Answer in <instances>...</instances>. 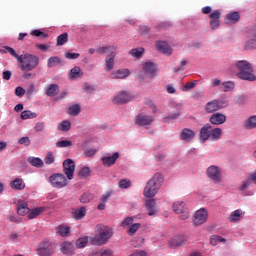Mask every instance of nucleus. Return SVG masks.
<instances>
[{"mask_svg": "<svg viewBox=\"0 0 256 256\" xmlns=\"http://www.w3.org/2000/svg\"><path fill=\"white\" fill-rule=\"evenodd\" d=\"M4 49L20 64L21 71H33L39 65V57L31 54L19 55L12 47L5 46Z\"/></svg>", "mask_w": 256, "mask_h": 256, "instance_id": "f257e3e1", "label": "nucleus"}, {"mask_svg": "<svg viewBox=\"0 0 256 256\" xmlns=\"http://www.w3.org/2000/svg\"><path fill=\"white\" fill-rule=\"evenodd\" d=\"M96 233L98 234L90 237L91 245H98L101 247V245H105L107 241L113 237V229L108 226H104L103 224H98L96 226Z\"/></svg>", "mask_w": 256, "mask_h": 256, "instance_id": "f03ea898", "label": "nucleus"}, {"mask_svg": "<svg viewBox=\"0 0 256 256\" xmlns=\"http://www.w3.org/2000/svg\"><path fill=\"white\" fill-rule=\"evenodd\" d=\"M163 181H165V179L161 173L154 174L153 177L146 183L144 188V197H147L148 199L155 197L159 189H161Z\"/></svg>", "mask_w": 256, "mask_h": 256, "instance_id": "7ed1b4c3", "label": "nucleus"}, {"mask_svg": "<svg viewBox=\"0 0 256 256\" xmlns=\"http://www.w3.org/2000/svg\"><path fill=\"white\" fill-rule=\"evenodd\" d=\"M237 76L244 81H256V76L253 74V66L246 60L236 62Z\"/></svg>", "mask_w": 256, "mask_h": 256, "instance_id": "20e7f679", "label": "nucleus"}, {"mask_svg": "<svg viewBox=\"0 0 256 256\" xmlns=\"http://www.w3.org/2000/svg\"><path fill=\"white\" fill-rule=\"evenodd\" d=\"M49 183L54 189H63L67 187V177L62 173H55L49 177Z\"/></svg>", "mask_w": 256, "mask_h": 256, "instance_id": "39448f33", "label": "nucleus"}, {"mask_svg": "<svg viewBox=\"0 0 256 256\" xmlns=\"http://www.w3.org/2000/svg\"><path fill=\"white\" fill-rule=\"evenodd\" d=\"M173 211L177 215H180V219H182V221L189 219V209L185 206V202L176 201L173 204Z\"/></svg>", "mask_w": 256, "mask_h": 256, "instance_id": "423d86ee", "label": "nucleus"}, {"mask_svg": "<svg viewBox=\"0 0 256 256\" xmlns=\"http://www.w3.org/2000/svg\"><path fill=\"white\" fill-rule=\"evenodd\" d=\"M55 251V246L49 241H45L39 244L37 248V254L39 256H52Z\"/></svg>", "mask_w": 256, "mask_h": 256, "instance_id": "0eeeda50", "label": "nucleus"}, {"mask_svg": "<svg viewBox=\"0 0 256 256\" xmlns=\"http://www.w3.org/2000/svg\"><path fill=\"white\" fill-rule=\"evenodd\" d=\"M228 103L225 100H212L207 102L205 106V111L207 113H215V111H219V109H223L227 107Z\"/></svg>", "mask_w": 256, "mask_h": 256, "instance_id": "6e6552de", "label": "nucleus"}, {"mask_svg": "<svg viewBox=\"0 0 256 256\" xmlns=\"http://www.w3.org/2000/svg\"><path fill=\"white\" fill-rule=\"evenodd\" d=\"M63 172L69 181L73 179V175H75V162L72 159H66L63 162Z\"/></svg>", "mask_w": 256, "mask_h": 256, "instance_id": "1a4fd4ad", "label": "nucleus"}, {"mask_svg": "<svg viewBox=\"0 0 256 256\" xmlns=\"http://www.w3.org/2000/svg\"><path fill=\"white\" fill-rule=\"evenodd\" d=\"M129 101H131V94L127 91L118 92L112 100L114 105H124L125 103H129Z\"/></svg>", "mask_w": 256, "mask_h": 256, "instance_id": "9d476101", "label": "nucleus"}, {"mask_svg": "<svg viewBox=\"0 0 256 256\" xmlns=\"http://www.w3.org/2000/svg\"><path fill=\"white\" fill-rule=\"evenodd\" d=\"M142 69L148 79H153L157 75V65L151 61H147L143 64Z\"/></svg>", "mask_w": 256, "mask_h": 256, "instance_id": "9b49d317", "label": "nucleus"}, {"mask_svg": "<svg viewBox=\"0 0 256 256\" xmlns=\"http://www.w3.org/2000/svg\"><path fill=\"white\" fill-rule=\"evenodd\" d=\"M206 173L213 183H221V171L219 170V167L210 166L208 167Z\"/></svg>", "mask_w": 256, "mask_h": 256, "instance_id": "f8f14e48", "label": "nucleus"}, {"mask_svg": "<svg viewBox=\"0 0 256 256\" xmlns=\"http://www.w3.org/2000/svg\"><path fill=\"white\" fill-rule=\"evenodd\" d=\"M153 123V117L145 114H138L135 119V124L139 127H145Z\"/></svg>", "mask_w": 256, "mask_h": 256, "instance_id": "ddd939ff", "label": "nucleus"}, {"mask_svg": "<svg viewBox=\"0 0 256 256\" xmlns=\"http://www.w3.org/2000/svg\"><path fill=\"white\" fill-rule=\"evenodd\" d=\"M86 215L87 208L85 206H81L79 208H72L71 210L72 219H75L76 221H81V219H84Z\"/></svg>", "mask_w": 256, "mask_h": 256, "instance_id": "4468645a", "label": "nucleus"}, {"mask_svg": "<svg viewBox=\"0 0 256 256\" xmlns=\"http://www.w3.org/2000/svg\"><path fill=\"white\" fill-rule=\"evenodd\" d=\"M207 221V210L205 209H200L196 211L193 224L196 226L203 225Z\"/></svg>", "mask_w": 256, "mask_h": 256, "instance_id": "2eb2a0df", "label": "nucleus"}, {"mask_svg": "<svg viewBox=\"0 0 256 256\" xmlns=\"http://www.w3.org/2000/svg\"><path fill=\"white\" fill-rule=\"evenodd\" d=\"M16 209L18 215H20L21 217H25V215H28V213L31 211L27 202H25L24 200H18L16 204Z\"/></svg>", "mask_w": 256, "mask_h": 256, "instance_id": "dca6fc26", "label": "nucleus"}, {"mask_svg": "<svg viewBox=\"0 0 256 256\" xmlns=\"http://www.w3.org/2000/svg\"><path fill=\"white\" fill-rule=\"evenodd\" d=\"M211 131H213V128L211 127V124H206L200 129V139L201 141H211Z\"/></svg>", "mask_w": 256, "mask_h": 256, "instance_id": "f3484780", "label": "nucleus"}, {"mask_svg": "<svg viewBox=\"0 0 256 256\" xmlns=\"http://www.w3.org/2000/svg\"><path fill=\"white\" fill-rule=\"evenodd\" d=\"M225 121H227V116L219 112L212 114L209 119L212 125H223Z\"/></svg>", "mask_w": 256, "mask_h": 256, "instance_id": "a211bd4d", "label": "nucleus"}, {"mask_svg": "<svg viewBox=\"0 0 256 256\" xmlns=\"http://www.w3.org/2000/svg\"><path fill=\"white\" fill-rule=\"evenodd\" d=\"M130 73L129 69H119L110 73V79H127Z\"/></svg>", "mask_w": 256, "mask_h": 256, "instance_id": "6ab92c4d", "label": "nucleus"}, {"mask_svg": "<svg viewBox=\"0 0 256 256\" xmlns=\"http://www.w3.org/2000/svg\"><path fill=\"white\" fill-rule=\"evenodd\" d=\"M117 159H119V152H115L112 156L102 157V164L104 167H111L117 163Z\"/></svg>", "mask_w": 256, "mask_h": 256, "instance_id": "aec40b11", "label": "nucleus"}, {"mask_svg": "<svg viewBox=\"0 0 256 256\" xmlns=\"http://www.w3.org/2000/svg\"><path fill=\"white\" fill-rule=\"evenodd\" d=\"M180 139L187 143H189V141H193V139H195V131L189 128H184L180 134Z\"/></svg>", "mask_w": 256, "mask_h": 256, "instance_id": "412c9836", "label": "nucleus"}, {"mask_svg": "<svg viewBox=\"0 0 256 256\" xmlns=\"http://www.w3.org/2000/svg\"><path fill=\"white\" fill-rule=\"evenodd\" d=\"M10 187L14 191H23L25 189V182L21 178H16L10 182Z\"/></svg>", "mask_w": 256, "mask_h": 256, "instance_id": "4be33fe9", "label": "nucleus"}, {"mask_svg": "<svg viewBox=\"0 0 256 256\" xmlns=\"http://www.w3.org/2000/svg\"><path fill=\"white\" fill-rule=\"evenodd\" d=\"M156 207H157V202L155 201V199L146 200V209L150 217H152V215H155L157 213Z\"/></svg>", "mask_w": 256, "mask_h": 256, "instance_id": "5701e85b", "label": "nucleus"}, {"mask_svg": "<svg viewBox=\"0 0 256 256\" xmlns=\"http://www.w3.org/2000/svg\"><path fill=\"white\" fill-rule=\"evenodd\" d=\"M240 19L241 14H239V12H232L226 15L225 23H231L232 25H235V23H239Z\"/></svg>", "mask_w": 256, "mask_h": 256, "instance_id": "b1692460", "label": "nucleus"}, {"mask_svg": "<svg viewBox=\"0 0 256 256\" xmlns=\"http://www.w3.org/2000/svg\"><path fill=\"white\" fill-rule=\"evenodd\" d=\"M157 49L158 51H160V53H163L164 55H171L173 53V50H171L167 42L159 41L157 43Z\"/></svg>", "mask_w": 256, "mask_h": 256, "instance_id": "393cba45", "label": "nucleus"}, {"mask_svg": "<svg viewBox=\"0 0 256 256\" xmlns=\"http://www.w3.org/2000/svg\"><path fill=\"white\" fill-rule=\"evenodd\" d=\"M244 215H245V212H243L242 210H235V211L231 212V214L229 216V222L235 223L237 221H241V219H243Z\"/></svg>", "mask_w": 256, "mask_h": 256, "instance_id": "a878e982", "label": "nucleus"}, {"mask_svg": "<svg viewBox=\"0 0 256 256\" xmlns=\"http://www.w3.org/2000/svg\"><path fill=\"white\" fill-rule=\"evenodd\" d=\"M61 251L64 253V255H71L73 251H75V246H73V243L71 242H63L60 245Z\"/></svg>", "mask_w": 256, "mask_h": 256, "instance_id": "bb28decb", "label": "nucleus"}, {"mask_svg": "<svg viewBox=\"0 0 256 256\" xmlns=\"http://www.w3.org/2000/svg\"><path fill=\"white\" fill-rule=\"evenodd\" d=\"M57 65H63V60H61L58 56H52L47 60V67L52 69V67H57Z\"/></svg>", "mask_w": 256, "mask_h": 256, "instance_id": "cd10ccee", "label": "nucleus"}, {"mask_svg": "<svg viewBox=\"0 0 256 256\" xmlns=\"http://www.w3.org/2000/svg\"><path fill=\"white\" fill-rule=\"evenodd\" d=\"M185 243V236H177L176 238L172 239L169 242V246L172 249H175V247H181Z\"/></svg>", "mask_w": 256, "mask_h": 256, "instance_id": "c85d7f7f", "label": "nucleus"}, {"mask_svg": "<svg viewBox=\"0 0 256 256\" xmlns=\"http://www.w3.org/2000/svg\"><path fill=\"white\" fill-rule=\"evenodd\" d=\"M83 75V70H81V67L75 66L73 67L69 72L70 79H79Z\"/></svg>", "mask_w": 256, "mask_h": 256, "instance_id": "c756f323", "label": "nucleus"}, {"mask_svg": "<svg viewBox=\"0 0 256 256\" xmlns=\"http://www.w3.org/2000/svg\"><path fill=\"white\" fill-rule=\"evenodd\" d=\"M59 94V85L50 84L46 90V95L48 97H55V95Z\"/></svg>", "mask_w": 256, "mask_h": 256, "instance_id": "7c9ffc66", "label": "nucleus"}, {"mask_svg": "<svg viewBox=\"0 0 256 256\" xmlns=\"http://www.w3.org/2000/svg\"><path fill=\"white\" fill-rule=\"evenodd\" d=\"M115 55L116 53H112V55H108L106 57L105 63H106V71H111L113 67H115Z\"/></svg>", "mask_w": 256, "mask_h": 256, "instance_id": "2f4dec72", "label": "nucleus"}, {"mask_svg": "<svg viewBox=\"0 0 256 256\" xmlns=\"http://www.w3.org/2000/svg\"><path fill=\"white\" fill-rule=\"evenodd\" d=\"M81 113V106L79 104H74L68 108L67 114L72 117H77Z\"/></svg>", "mask_w": 256, "mask_h": 256, "instance_id": "473e14b6", "label": "nucleus"}, {"mask_svg": "<svg viewBox=\"0 0 256 256\" xmlns=\"http://www.w3.org/2000/svg\"><path fill=\"white\" fill-rule=\"evenodd\" d=\"M28 163H30L32 165V167H36L38 169H40L44 165L43 160L41 158H37V157H29Z\"/></svg>", "mask_w": 256, "mask_h": 256, "instance_id": "72a5a7b5", "label": "nucleus"}, {"mask_svg": "<svg viewBox=\"0 0 256 256\" xmlns=\"http://www.w3.org/2000/svg\"><path fill=\"white\" fill-rule=\"evenodd\" d=\"M222 133H223V130H221V128H212L210 141H218V139L221 138Z\"/></svg>", "mask_w": 256, "mask_h": 256, "instance_id": "f704fd0d", "label": "nucleus"}, {"mask_svg": "<svg viewBox=\"0 0 256 256\" xmlns=\"http://www.w3.org/2000/svg\"><path fill=\"white\" fill-rule=\"evenodd\" d=\"M139 229H141V224L134 223L131 226H129V228L127 229V235H129L130 237H133V235H135L137 231H139Z\"/></svg>", "mask_w": 256, "mask_h": 256, "instance_id": "c9c22d12", "label": "nucleus"}, {"mask_svg": "<svg viewBox=\"0 0 256 256\" xmlns=\"http://www.w3.org/2000/svg\"><path fill=\"white\" fill-rule=\"evenodd\" d=\"M44 209L43 208H34L29 211L28 213V219H35L36 217H39L43 213Z\"/></svg>", "mask_w": 256, "mask_h": 256, "instance_id": "e433bc0d", "label": "nucleus"}, {"mask_svg": "<svg viewBox=\"0 0 256 256\" xmlns=\"http://www.w3.org/2000/svg\"><path fill=\"white\" fill-rule=\"evenodd\" d=\"M97 53L103 54V53H110V55H113L115 53V46H104L97 48Z\"/></svg>", "mask_w": 256, "mask_h": 256, "instance_id": "4c0bfd02", "label": "nucleus"}, {"mask_svg": "<svg viewBox=\"0 0 256 256\" xmlns=\"http://www.w3.org/2000/svg\"><path fill=\"white\" fill-rule=\"evenodd\" d=\"M69 233H71V228H69V226L58 227V235H60V237H68Z\"/></svg>", "mask_w": 256, "mask_h": 256, "instance_id": "58836bf2", "label": "nucleus"}, {"mask_svg": "<svg viewBox=\"0 0 256 256\" xmlns=\"http://www.w3.org/2000/svg\"><path fill=\"white\" fill-rule=\"evenodd\" d=\"M67 41H69L68 33H63V34L59 35L56 40L58 46L65 45L67 43Z\"/></svg>", "mask_w": 256, "mask_h": 256, "instance_id": "ea45409f", "label": "nucleus"}, {"mask_svg": "<svg viewBox=\"0 0 256 256\" xmlns=\"http://www.w3.org/2000/svg\"><path fill=\"white\" fill-rule=\"evenodd\" d=\"M133 221H135V217H133V216L126 217L122 221L121 227H123V229H129V227H131V225H133Z\"/></svg>", "mask_w": 256, "mask_h": 256, "instance_id": "a19ab883", "label": "nucleus"}, {"mask_svg": "<svg viewBox=\"0 0 256 256\" xmlns=\"http://www.w3.org/2000/svg\"><path fill=\"white\" fill-rule=\"evenodd\" d=\"M92 199H95V195L87 192L81 195L80 203H89Z\"/></svg>", "mask_w": 256, "mask_h": 256, "instance_id": "79ce46f5", "label": "nucleus"}, {"mask_svg": "<svg viewBox=\"0 0 256 256\" xmlns=\"http://www.w3.org/2000/svg\"><path fill=\"white\" fill-rule=\"evenodd\" d=\"M37 117V114L35 112H31L30 110H24L21 112V119H35Z\"/></svg>", "mask_w": 256, "mask_h": 256, "instance_id": "37998d69", "label": "nucleus"}, {"mask_svg": "<svg viewBox=\"0 0 256 256\" xmlns=\"http://www.w3.org/2000/svg\"><path fill=\"white\" fill-rule=\"evenodd\" d=\"M235 88V83L228 81V82H224L222 83L220 89L221 91L227 92V91H232V89Z\"/></svg>", "mask_w": 256, "mask_h": 256, "instance_id": "c03bdc74", "label": "nucleus"}, {"mask_svg": "<svg viewBox=\"0 0 256 256\" xmlns=\"http://www.w3.org/2000/svg\"><path fill=\"white\" fill-rule=\"evenodd\" d=\"M59 131H69L71 129V122L68 120H63L59 125H58Z\"/></svg>", "mask_w": 256, "mask_h": 256, "instance_id": "a18cd8bd", "label": "nucleus"}, {"mask_svg": "<svg viewBox=\"0 0 256 256\" xmlns=\"http://www.w3.org/2000/svg\"><path fill=\"white\" fill-rule=\"evenodd\" d=\"M246 129H255L256 127V116H251L245 123Z\"/></svg>", "mask_w": 256, "mask_h": 256, "instance_id": "49530a36", "label": "nucleus"}, {"mask_svg": "<svg viewBox=\"0 0 256 256\" xmlns=\"http://www.w3.org/2000/svg\"><path fill=\"white\" fill-rule=\"evenodd\" d=\"M118 187L120 189H129V187H131V180L121 179L118 183Z\"/></svg>", "mask_w": 256, "mask_h": 256, "instance_id": "de8ad7c7", "label": "nucleus"}, {"mask_svg": "<svg viewBox=\"0 0 256 256\" xmlns=\"http://www.w3.org/2000/svg\"><path fill=\"white\" fill-rule=\"evenodd\" d=\"M87 243H89V238L88 237L79 238L76 241V246L78 247V249H83V247H85L87 245Z\"/></svg>", "mask_w": 256, "mask_h": 256, "instance_id": "09e8293b", "label": "nucleus"}, {"mask_svg": "<svg viewBox=\"0 0 256 256\" xmlns=\"http://www.w3.org/2000/svg\"><path fill=\"white\" fill-rule=\"evenodd\" d=\"M44 163L46 165H53L55 163V156H53V152H48L46 157L44 158Z\"/></svg>", "mask_w": 256, "mask_h": 256, "instance_id": "8fccbe9b", "label": "nucleus"}, {"mask_svg": "<svg viewBox=\"0 0 256 256\" xmlns=\"http://www.w3.org/2000/svg\"><path fill=\"white\" fill-rule=\"evenodd\" d=\"M89 173H91L89 167H84L78 172V177H80V179H85V177H89Z\"/></svg>", "mask_w": 256, "mask_h": 256, "instance_id": "3c124183", "label": "nucleus"}, {"mask_svg": "<svg viewBox=\"0 0 256 256\" xmlns=\"http://www.w3.org/2000/svg\"><path fill=\"white\" fill-rule=\"evenodd\" d=\"M30 35H33L34 37H42V39H47L49 37V35H47L39 29L32 30Z\"/></svg>", "mask_w": 256, "mask_h": 256, "instance_id": "603ef678", "label": "nucleus"}, {"mask_svg": "<svg viewBox=\"0 0 256 256\" xmlns=\"http://www.w3.org/2000/svg\"><path fill=\"white\" fill-rule=\"evenodd\" d=\"M143 51V48H141L140 50L134 48L130 51V55H132V57H135L136 59H140L141 55H143Z\"/></svg>", "mask_w": 256, "mask_h": 256, "instance_id": "864d4df0", "label": "nucleus"}, {"mask_svg": "<svg viewBox=\"0 0 256 256\" xmlns=\"http://www.w3.org/2000/svg\"><path fill=\"white\" fill-rule=\"evenodd\" d=\"M73 143L69 140H61L56 143V147L65 148V147H71Z\"/></svg>", "mask_w": 256, "mask_h": 256, "instance_id": "5fc2aeb1", "label": "nucleus"}, {"mask_svg": "<svg viewBox=\"0 0 256 256\" xmlns=\"http://www.w3.org/2000/svg\"><path fill=\"white\" fill-rule=\"evenodd\" d=\"M244 49H256V38L254 37V39H250L244 46Z\"/></svg>", "mask_w": 256, "mask_h": 256, "instance_id": "6e6d98bb", "label": "nucleus"}, {"mask_svg": "<svg viewBox=\"0 0 256 256\" xmlns=\"http://www.w3.org/2000/svg\"><path fill=\"white\" fill-rule=\"evenodd\" d=\"M209 18L211 20H218L221 19V11L219 10H214L210 15Z\"/></svg>", "mask_w": 256, "mask_h": 256, "instance_id": "4d7b16f0", "label": "nucleus"}, {"mask_svg": "<svg viewBox=\"0 0 256 256\" xmlns=\"http://www.w3.org/2000/svg\"><path fill=\"white\" fill-rule=\"evenodd\" d=\"M18 143L20 144V145H25V147H29V145H31V140L29 139V137H22L19 141H18Z\"/></svg>", "mask_w": 256, "mask_h": 256, "instance_id": "13d9d810", "label": "nucleus"}, {"mask_svg": "<svg viewBox=\"0 0 256 256\" xmlns=\"http://www.w3.org/2000/svg\"><path fill=\"white\" fill-rule=\"evenodd\" d=\"M185 66H187V61L182 60L180 67H174L173 68L174 73H178V71H185Z\"/></svg>", "mask_w": 256, "mask_h": 256, "instance_id": "bf43d9fd", "label": "nucleus"}, {"mask_svg": "<svg viewBox=\"0 0 256 256\" xmlns=\"http://www.w3.org/2000/svg\"><path fill=\"white\" fill-rule=\"evenodd\" d=\"M195 85H197V82H196V81H194V82H187V83L184 85L183 91H190V89H195Z\"/></svg>", "mask_w": 256, "mask_h": 256, "instance_id": "052dcab7", "label": "nucleus"}, {"mask_svg": "<svg viewBox=\"0 0 256 256\" xmlns=\"http://www.w3.org/2000/svg\"><path fill=\"white\" fill-rule=\"evenodd\" d=\"M15 95H16V97H23V95H25V89H23V87H21V86H18L15 89Z\"/></svg>", "mask_w": 256, "mask_h": 256, "instance_id": "680f3d73", "label": "nucleus"}, {"mask_svg": "<svg viewBox=\"0 0 256 256\" xmlns=\"http://www.w3.org/2000/svg\"><path fill=\"white\" fill-rule=\"evenodd\" d=\"M66 59H79L80 54L79 53H71V52H67L65 54Z\"/></svg>", "mask_w": 256, "mask_h": 256, "instance_id": "e2e57ef3", "label": "nucleus"}, {"mask_svg": "<svg viewBox=\"0 0 256 256\" xmlns=\"http://www.w3.org/2000/svg\"><path fill=\"white\" fill-rule=\"evenodd\" d=\"M219 25H220L219 20H211L210 21V27L213 31H215V29H219Z\"/></svg>", "mask_w": 256, "mask_h": 256, "instance_id": "0e129e2a", "label": "nucleus"}, {"mask_svg": "<svg viewBox=\"0 0 256 256\" xmlns=\"http://www.w3.org/2000/svg\"><path fill=\"white\" fill-rule=\"evenodd\" d=\"M171 27V24L169 22H161L160 24L157 25V29H169Z\"/></svg>", "mask_w": 256, "mask_h": 256, "instance_id": "69168bd1", "label": "nucleus"}, {"mask_svg": "<svg viewBox=\"0 0 256 256\" xmlns=\"http://www.w3.org/2000/svg\"><path fill=\"white\" fill-rule=\"evenodd\" d=\"M8 221H10V223H20L21 219L17 217V215H10Z\"/></svg>", "mask_w": 256, "mask_h": 256, "instance_id": "338daca9", "label": "nucleus"}, {"mask_svg": "<svg viewBox=\"0 0 256 256\" xmlns=\"http://www.w3.org/2000/svg\"><path fill=\"white\" fill-rule=\"evenodd\" d=\"M100 256H113V251L111 249L104 250Z\"/></svg>", "mask_w": 256, "mask_h": 256, "instance_id": "774afa93", "label": "nucleus"}]
</instances>
